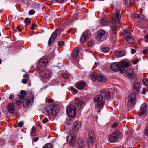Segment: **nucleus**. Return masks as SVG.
<instances>
[{
    "instance_id": "obj_12",
    "label": "nucleus",
    "mask_w": 148,
    "mask_h": 148,
    "mask_svg": "<svg viewBox=\"0 0 148 148\" xmlns=\"http://www.w3.org/2000/svg\"><path fill=\"white\" fill-rule=\"evenodd\" d=\"M147 106L146 103H143L141 106L140 109V114L145 115L147 112Z\"/></svg>"
},
{
    "instance_id": "obj_55",
    "label": "nucleus",
    "mask_w": 148,
    "mask_h": 148,
    "mask_svg": "<svg viewBox=\"0 0 148 148\" xmlns=\"http://www.w3.org/2000/svg\"><path fill=\"white\" fill-rule=\"evenodd\" d=\"M145 133L146 135L148 136V127H147L146 129Z\"/></svg>"
},
{
    "instance_id": "obj_59",
    "label": "nucleus",
    "mask_w": 148,
    "mask_h": 148,
    "mask_svg": "<svg viewBox=\"0 0 148 148\" xmlns=\"http://www.w3.org/2000/svg\"><path fill=\"white\" fill-rule=\"evenodd\" d=\"M53 100L51 99H50L48 100V102L49 103H51L53 102Z\"/></svg>"
},
{
    "instance_id": "obj_29",
    "label": "nucleus",
    "mask_w": 148,
    "mask_h": 148,
    "mask_svg": "<svg viewBox=\"0 0 148 148\" xmlns=\"http://www.w3.org/2000/svg\"><path fill=\"white\" fill-rule=\"evenodd\" d=\"M97 76L96 73H92L90 76V78L91 80L93 81H95L96 79H97Z\"/></svg>"
},
{
    "instance_id": "obj_61",
    "label": "nucleus",
    "mask_w": 148,
    "mask_h": 148,
    "mask_svg": "<svg viewBox=\"0 0 148 148\" xmlns=\"http://www.w3.org/2000/svg\"><path fill=\"white\" fill-rule=\"evenodd\" d=\"M145 18V16L143 15H142L140 16V19L142 20L143 19H144Z\"/></svg>"
},
{
    "instance_id": "obj_1",
    "label": "nucleus",
    "mask_w": 148,
    "mask_h": 148,
    "mask_svg": "<svg viewBox=\"0 0 148 148\" xmlns=\"http://www.w3.org/2000/svg\"><path fill=\"white\" fill-rule=\"evenodd\" d=\"M18 97L23 99L22 103L25 107H26L27 105L32 103L34 100V97L31 92H28L26 93L24 90L21 91L20 94L18 95Z\"/></svg>"
},
{
    "instance_id": "obj_22",
    "label": "nucleus",
    "mask_w": 148,
    "mask_h": 148,
    "mask_svg": "<svg viewBox=\"0 0 148 148\" xmlns=\"http://www.w3.org/2000/svg\"><path fill=\"white\" fill-rule=\"evenodd\" d=\"M79 49L78 47H76L72 51L71 55L73 57H76L78 55L79 52Z\"/></svg>"
},
{
    "instance_id": "obj_13",
    "label": "nucleus",
    "mask_w": 148,
    "mask_h": 148,
    "mask_svg": "<svg viewBox=\"0 0 148 148\" xmlns=\"http://www.w3.org/2000/svg\"><path fill=\"white\" fill-rule=\"evenodd\" d=\"M126 74L130 79H134L136 76L134 70L132 69H128L126 71Z\"/></svg>"
},
{
    "instance_id": "obj_4",
    "label": "nucleus",
    "mask_w": 148,
    "mask_h": 148,
    "mask_svg": "<svg viewBox=\"0 0 148 148\" xmlns=\"http://www.w3.org/2000/svg\"><path fill=\"white\" fill-rule=\"evenodd\" d=\"M96 39L99 41H103L107 38L108 34L104 30L102 29L99 30L97 32Z\"/></svg>"
},
{
    "instance_id": "obj_43",
    "label": "nucleus",
    "mask_w": 148,
    "mask_h": 148,
    "mask_svg": "<svg viewBox=\"0 0 148 148\" xmlns=\"http://www.w3.org/2000/svg\"><path fill=\"white\" fill-rule=\"evenodd\" d=\"M87 44L88 46L91 47L93 44V42L91 41H90L88 42Z\"/></svg>"
},
{
    "instance_id": "obj_23",
    "label": "nucleus",
    "mask_w": 148,
    "mask_h": 148,
    "mask_svg": "<svg viewBox=\"0 0 148 148\" xmlns=\"http://www.w3.org/2000/svg\"><path fill=\"white\" fill-rule=\"evenodd\" d=\"M97 80L100 82H103L106 81L105 77L101 75H98L97 77Z\"/></svg>"
},
{
    "instance_id": "obj_7",
    "label": "nucleus",
    "mask_w": 148,
    "mask_h": 148,
    "mask_svg": "<svg viewBox=\"0 0 148 148\" xmlns=\"http://www.w3.org/2000/svg\"><path fill=\"white\" fill-rule=\"evenodd\" d=\"M60 33V29H56L55 31L51 34L48 42V45L49 46L51 45L56 39L57 35L58 34H59Z\"/></svg>"
},
{
    "instance_id": "obj_31",
    "label": "nucleus",
    "mask_w": 148,
    "mask_h": 148,
    "mask_svg": "<svg viewBox=\"0 0 148 148\" xmlns=\"http://www.w3.org/2000/svg\"><path fill=\"white\" fill-rule=\"evenodd\" d=\"M101 22L103 25H105L110 23V22L108 20L107 21L106 20V18H103Z\"/></svg>"
},
{
    "instance_id": "obj_46",
    "label": "nucleus",
    "mask_w": 148,
    "mask_h": 148,
    "mask_svg": "<svg viewBox=\"0 0 148 148\" xmlns=\"http://www.w3.org/2000/svg\"><path fill=\"white\" fill-rule=\"evenodd\" d=\"M64 44V42L62 41H60L58 42V45L59 46H62Z\"/></svg>"
},
{
    "instance_id": "obj_37",
    "label": "nucleus",
    "mask_w": 148,
    "mask_h": 148,
    "mask_svg": "<svg viewBox=\"0 0 148 148\" xmlns=\"http://www.w3.org/2000/svg\"><path fill=\"white\" fill-rule=\"evenodd\" d=\"M142 51L143 52L144 54H147L148 53V47H147L146 49L143 50Z\"/></svg>"
},
{
    "instance_id": "obj_41",
    "label": "nucleus",
    "mask_w": 148,
    "mask_h": 148,
    "mask_svg": "<svg viewBox=\"0 0 148 148\" xmlns=\"http://www.w3.org/2000/svg\"><path fill=\"white\" fill-rule=\"evenodd\" d=\"M145 41L146 42H148V34H146L145 35Z\"/></svg>"
},
{
    "instance_id": "obj_20",
    "label": "nucleus",
    "mask_w": 148,
    "mask_h": 148,
    "mask_svg": "<svg viewBox=\"0 0 148 148\" xmlns=\"http://www.w3.org/2000/svg\"><path fill=\"white\" fill-rule=\"evenodd\" d=\"M85 83L84 82H79L77 83L76 84V87L79 90H81L85 85Z\"/></svg>"
},
{
    "instance_id": "obj_45",
    "label": "nucleus",
    "mask_w": 148,
    "mask_h": 148,
    "mask_svg": "<svg viewBox=\"0 0 148 148\" xmlns=\"http://www.w3.org/2000/svg\"><path fill=\"white\" fill-rule=\"evenodd\" d=\"M110 95V93L109 92H106L105 94V96L106 97L108 98Z\"/></svg>"
},
{
    "instance_id": "obj_62",
    "label": "nucleus",
    "mask_w": 148,
    "mask_h": 148,
    "mask_svg": "<svg viewBox=\"0 0 148 148\" xmlns=\"http://www.w3.org/2000/svg\"><path fill=\"white\" fill-rule=\"evenodd\" d=\"M140 16H140L139 14H138L137 15V18H140Z\"/></svg>"
},
{
    "instance_id": "obj_10",
    "label": "nucleus",
    "mask_w": 148,
    "mask_h": 148,
    "mask_svg": "<svg viewBox=\"0 0 148 148\" xmlns=\"http://www.w3.org/2000/svg\"><path fill=\"white\" fill-rule=\"evenodd\" d=\"M141 87L140 83L138 82H135L133 83V91L135 93H139Z\"/></svg>"
},
{
    "instance_id": "obj_17",
    "label": "nucleus",
    "mask_w": 148,
    "mask_h": 148,
    "mask_svg": "<svg viewBox=\"0 0 148 148\" xmlns=\"http://www.w3.org/2000/svg\"><path fill=\"white\" fill-rule=\"evenodd\" d=\"M48 62V60L47 59L42 58L40 60L39 64L40 66L44 67L47 64Z\"/></svg>"
},
{
    "instance_id": "obj_16",
    "label": "nucleus",
    "mask_w": 148,
    "mask_h": 148,
    "mask_svg": "<svg viewBox=\"0 0 148 148\" xmlns=\"http://www.w3.org/2000/svg\"><path fill=\"white\" fill-rule=\"evenodd\" d=\"M88 34L87 32L85 31L84 32L81 37V42L83 43L86 42L87 40V38L88 37Z\"/></svg>"
},
{
    "instance_id": "obj_15",
    "label": "nucleus",
    "mask_w": 148,
    "mask_h": 148,
    "mask_svg": "<svg viewBox=\"0 0 148 148\" xmlns=\"http://www.w3.org/2000/svg\"><path fill=\"white\" fill-rule=\"evenodd\" d=\"M56 106H58L57 104H52V106L53 108H51L49 110H48L47 111V113L49 114H51L53 116L56 115V112L54 107Z\"/></svg>"
},
{
    "instance_id": "obj_51",
    "label": "nucleus",
    "mask_w": 148,
    "mask_h": 148,
    "mask_svg": "<svg viewBox=\"0 0 148 148\" xmlns=\"http://www.w3.org/2000/svg\"><path fill=\"white\" fill-rule=\"evenodd\" d=\"M139 60L138 59H135L133 62V64H136L138 62Z\"/></svg>"
},
{
    "instance_id": "obj_11",
    "label": "nucleus",
    "mask_w": 148,
    "mask_h": 148,
    "mask_svg": "<svg viewBox=\"0 0 148 148\" xmlns=\"http://www.w3.org/2000/svg\"><path fill=\"white\" fill-rule=\"evenodd\" d=\"M124 37L127 41L129 43H132L134 41V39L131 36L130 33L128 31H126L125 32Z\"/></svg>"
},
{
    "instance_id": "obj_49",
    "label": "nucleus",
    "mask_w": 148,
    "mask_h": 148,
    "mask_svg": "<svg viewBox=\"0 0 148 148\" xmlns=\"http://www.w3.org/2000/svg\"><path fill=\"white\" fill-rule=\"evenodd\" d=\"M4 141L2 138H0V145H2L3 144Z\"/></svg>"
},
{
    "instance_id": "obj_30",
    "label": "nucleus",
    "mask_w": 148,
    "mask_h": 148,
    "mask_svg": "<svg viewBox=\"0 0 148 148\" xmlns=\"http://www.w3.org/2000/svg\"><path fill=\"white\" fill-rule=\"evenodd\" d=\"M36 129L34 127H33L32 128L31 132V136H35L36 135Z\"/></svg>"
},
{
    "instance_id": "obj_2",
    "label": "nucleus",
    "mask_w": 148,
    "mask_h": 148,
    "mask_svg": "<svg viewBox=\"0 0 148 148\" xmlns=\"http://www.w3.org/2000/svg\"><path fill=\"white\" fill-rule=\"evenodd\" d=\"M136 95L133 93L130 95L128 97L127 106L130 108H132L136 103Z\"/></svg>"
},
{
    "instance_id": "obj_42",
    "label": "nucleus",
    "mask_w": 148,
    "mask_h": 148,
    "mask_svg": "<svg viewBox=\"0 0 148 148\" xmlns=\"http://www.w3.org/2000/svg\"><path fill=\"white\" fill-rule=\"evenodd\" d=\"M118 123L116 122H114L113 124V125L112 126V128H115L117 126Z\"/></svg>"
},
{
    "instance_id": "obj_26",
    "label": "nucleus",
    "mask_w": 148,
    "mask_h": 148,
    "mask_svg": "<svg viewBox=\"0 0 148 148\" xmlns=\"http://www.w3.org/2000/svg\"><path fill=\"white\" fill-rule=\"evenodd\" d=\"M115 55L118 57H122L125 55V53L124 51H117L115 52Z\"/></svg>"
},
{
    "instance_id": "obj_44",
    "label": "nucleus",
    "mask_w": 148,
    "mask_h": 148,
    "mask_svg": "<svg viewBox=\"0 0 148 148\" xmlns=\"http://www.w3.org/2000/svg\"><path fill=\"white\" fill-rule=\"evenodd\" d=\"M48 121V119L47 118H45L42 121V122L43 123L45 124Z\"/></svg>"
},
{
    "instance_id": "obj_36",
    "label": "nucleus",
    "mask_w": 148,
    "mask_h": 148,
    "mask_svg": "<svg viewBox=\"0 0 148 148\" xmlns=\"http://www.w3.org/2000/svg\"><path fill=\"white\" fill-rule=\"evenodd\" d=\"M143 82L145 86H148V80L147 79H143Z\"/></svg>"
},
{
    "instance_id": "obj_57",
    "label": "nucleus",
    "mask_w": 148,
    "mask_h": 148,
    "mask_svg": "<svg viewBox=\"0 0 148 148\" xmlns=\"http://www.w3.org/2000/svg\"><path fill=\"white\" fill-rule=\"evenodd\" d=\"M29 77L28 74H25L23 75V77L25 78H27Z\"/></svg>"
},
{
    "instance_id": "obj_47",
    "label": "nucleus",
    "mask_w": 148,
    "mask_h": 148,
    "mask_svg": "<svg viewBox=\"0 0 148 148\" xmlns=\"http://www.w3.org/2000/svg\"><path fill=\"white\" fill-rule=\"evenodd\" d=\"M22 82L23 84H26L27 83L28 80L25 79H23L22 80Z\"/></svg>"
},
{
    "instance_id": "obj_14",
    "label": "nucleus",
    "mask_w": 148,
    "mask_h": 148,
    "mask_svg": "<svg viewBox=\"0 0 148 148\" xmlns=\"http://www.w3.org/2000/svg\"><path fill=\"white\" fill-rule=\"evenodd\" d=\"M118 138L117 134L115 132L112 134L110 136V140L112 142H114L117 140Z\"/></svg>"
},
{
    "instance_id": "obj_56",
    "label": "nucleus",
    "mask_w": 148,
    "mask_h": 148,
    "mask_svg": "<svg viewBox=\"0 0 148 148\" xmlns=\"http://www.w3.org/2000/svg\"><path fill=\"white\" fill-rule=\"evenodd\" d=\"M57 2L58 3H62L63 2L64 0H56Z\"/></svg>"
},
{
    "instance_id": "obj_50",
    "label": "nucleus",
    "mask_w": 148,
    "mask_h": 148,
    "mask_svg": "<svg viewBox=\"0 0 148 148\" xmlns=\"http://www.w3.org/2000/svg\"><path fill=\"white\" fill-rule=\"evenodd\" d=\"M72 90L75 93H77L78 92V90L75 88H72Z\"/></svg>"
},
{
    "instance_id": "obj_28",
    "label": "nucleus",
    "mask_w": 148,
    "mask_h": 148,
    "mask_svg": "<svg viewBox=\"0 0 148 148\" xmlns=\"http://www.w3.org/2000/svg\"><path fill=\"white\" fill-rule=\"evenodd\" d=\"M75 103L79 107H80L82 104H83L84 103L82 100L79 99H77L76 100Z\"/></svg>"
},
{
    "instance_id": "obj_6",
    "label": "nucleus",
    "mask_w": 148,
    "mask_h": 148,
    "mask_svg": "<svg viewBox=\"0 0 148 148\" xmlns=\"http://www.w3.org/2000/svg\"><path fill=\"white\" fill-rule=\"evenodd\" d=\"M67 114L70 117L74 118L76 116V109L75 106L73 105H69L67 108Z\"/></svg>"
},
{
    "instance_id": "obj_40",
    "label": "nucleus",
    "mask_w": 148,
    "mask_h": 148,
    "mask_svg": "<svg viewBox=\"0 0 148 148\" xmlns=\"http://www.w3.org/2000/svg\"><path fill=\"white\" fill-rule=\"evenodd\" d=\"M35 13V11L34 10H29V14L31 15H32L34 14Z\"/></svg>"
},
{
    "instance_id": "obj_34",
    "label": "nucleus",
    "mask_w": 148,
    "mask_h": 148,
    "mask_svg": "<svg viewBox=\"0 0 148 148\" xmlns=\"http://www.w3.org/2000/svg\"><path fill=\"white\" fill-rule=\"evenodd\" d=\"M104 53H107L109 51V48L107 47H103L102 49Z\"/></svg>"
},
{
    "instance_id": "obj_19",
    "label": "nucleus",
    "mask_w": 148,
    "mask_h": 148,
    "mask_svg": "<svg viewBox=\"0 0 148 148\" xmlns=\"http://www.w3.org/2000/svg\"><path fill=\"white\" fill-rule=\"evenodd\" d=\"M7 109L10 113H14L15 111L14 104L11 103H9L7 106Z\"/></svg>"
},
{
    "instance_id": "obj_9",
    "label": "nucleus",
    "mask_w": 148,
    "mask_h": 148,
    "mask_svg": "<svg viewBox=\"0 0 148 148\" xmlns=\"http://www.w3.org/2000/svg\"><path fill=\"white\" fill-rule=\"evenodd\" d=\"M40 75L43 79H46L51 77V74L48 69H45L41 71Z\"/></svg>"
},
{
    "instance_id": "obj_8",
    "label": "nucleus",
    "mask_w": 148,
    "mask_h": 148,
    "mask_svg": "<svg viewBox=\"0 0 148 148\" xmlns=\"http://www.w3.org/2000/svg\"><path fill=\"white\" fill-rule=\"evenodd\" d=\"M67 141L69 143V145L71 146H74L76 143L75 135L73 133L69 135L67 138Z\"/></svg>"
},
{
    "instance_id": "obj_33",
    "label": "nucleus",
    "mask_w": 148,
    "mask_h": 148,
    "mask_svg": "<svg viewBox=\"0 0 148 148\" xmlns=\"http://www.w3.org/2000/svg\"><path fill=\"white\" fill-rule=\"evenodd\" d=\"M42 148H53L52 145L50 143L45 144Z\"/></svg>"
},
{
    "instance_id": "obj_52",
    "label": "nucleus",
    "mask_w": 148,
    "mask_h": 148,
    "mask_svg": "<svg viewBox=\"0 0 148 148\" xmlns=\"http://www.w3.org/2000/svg\"><path fill=\"white\" fill-rule=\"evenodd\" d=\"M17 29L18 30L19 32H21L22 31V29H21L20 27L19 26H17Z\"/></svg>"
},
{
    "instance_id": "obj_38",
    "label": "nucleus",
    "mask_w": 148,
    "mask_h": 148,
    "mask_svg": "<svg viewBox=\"0 0 148 148\" xmlns=\"http://www.w3.org/2000/svg\"><path fill=\"white\" fill-rule=\"evenodd\" d=\"M62 76L64 79H68V75L65 73H63L62 74Z\"/></svg>"
},
{
    "instance_id": "obj_64",
    "label": "nucleus",
    "mask_w": 148,
    "mask_h": 148,
    "mask_svg": "<svg viewBox=\"0 0 148 148\" xmlns=\"http://www.w3.org/2000/svg\"><path fill=\"white\" fill-rule=\"evenodd\" d=\"M36 26V24L34 23H32V27H34Z\"/></svg>"
},
{
    "instance_id": "obj_53",
    "label": "nucleus",
    "mask_w": 148,
    "mask_h": 148,
    "mask_svg": "<svg viewBox=\"0 0 148 148\" xmlns=\"http://www.w3.org/2000/svg\"><path fill=\"white\" fill-rule=\"evenodd\" d=\"M131 52L132 54H134L136 52V50L134 49H132L131 50Z\"/></svg>"
},
{
    "instance_id": "obj_58",
    "label": "nucleus",
    "mask_w": 148,
    "mask_h": 148,
    "mask_svg": "<svg viewBox=\"0 0 148 148\" xmlns=\"http://www.w3.org/2000/svg\"><path fill=\"white\" fill-rule=\"evenodd\" d=\"M38 140V137H35L33 139V141L34 142H36Z\"/></svg>"
},
{
    "instance_id": "obj_21",
    "label": "nucleus",
    "mask_w": 148,
    "mask_h": 148,
    "mask_svg": "<svg viewBox=\"0 0 148 148\" xmlns=\"http://www.w3.org/2000/svg\"><path fill=\"white\" fill-rule=\"evenodd\" d=\"M125 3L127 7H130L134 5V0H125Z\"/></svg>"
},
{
    "instance_id": "obj_63",
    "label": "nucleus",
    "mask_w": 148,
    "mask_h": 148,
    "mask_svg": "<svg viewBox=\"0 0 148 148\" xmlns=\"http://www.w3.org/2000/svg\"><path fill=\"white\" fill-rule=\"evenodd\" d=\"M21 102L20 101H17L16 103H17V104L18 105L20 104H21Z\"/></svg>"
},
{
    "instance_id": "obj_3",
    "label": "nucleus",
    "mask_w": 148,
    "mask_h": 148,
    "mask_svg": "<svg viewBox=\"0 0 148 148\" xmlns=\"http://www.w3.org/2000/svg\"><path fill=\"white\" fill-rule=\"evenodd\" d=\"M94 100L97 102L96 104L97 107L98 108H101L103 107L105 101L103 100V97L101 95H97L94 97Z\"/></svg>"
},
{
    "instance_id": "obj_39",
    "label": "nucleus",
    "mask_w": 148,
    "mask_h": 148,
    "mask_svg": "<svg viewBox=\"0 0 148 148\" xmlns=\"http://www.w3.org/2000/svg\"><path fill=\"white\" fill-rule=\"evenodd\" d=\"M50 54L51 57L52 58H53L55 56V51L53 50L51 52V53H50Z\"/></svg>"
},
{
    "instance_id": "obj_60",
    "label": "nucleus",
    "mask_w": 148,
    "mask_h": 148,
    "mask_svg": "<svg viewBox=\"0 0 148 148\" xmlns=\"http://www.w3.org/2000/svg\"><path fill=\"white\" fill-rule=\"evenodd\" d=\"M14 97V96L12 95H11L9 96V98L11 99H12Z\"/></svg>"
},
{
    "instance_id": "obj_35",
    "label": "nucleus",
    "mask_w": 148,
    "mask_h": 148,
    "mask_svg": "<svg viewBox=\"0 0 148 148\" xmlns=\"http://www.w3.org/2000/svg\"><path fill=\"white\" fill-rule=\"evenodd\" d=\"M112 30L111 32V34H116V28L115 27H112Z\"/></svg>"
},
{
    "instance_id": "obj_24",
    "label": "nucleus",
    "mask_w": 148,
    "mask_h": 148,
    "mask_svg": "<svg viewBox=\"0 0 148 148\" xmlns=\"http://www.w3.org/2000/svg\"><path fill=\"white\" fill-rule=\"evenodd\" d=\"M120 65L121 67L127 68L130 66V64L129 62H125L124 61H122L120 62Z\"/></svg>"
},
{
    "instance_id": "obj_25",
    "label": "nucleus",
    "mask_w": 148,
    "mask_h": 148,
    "mask_svg": "<svg viewBox=\"0 0 148 148\" xmlns=\"http://www.w3.org/2000/svg\"><path fill=\"white\" fill-rule=\"evenodd\" d=\"M81 127V123L79 121H75L73 124V127L75 129H79Z\"/></svg>"
},
{
    "instance_id": "obj_32",
    "label": "nucleus",
    "mask_w": 148,
    "mask_h": 148,
    "mask_svg": "<svg viewBox=\"0 0 148 148\" xmlns=\"http://www.w3.org/2000/svg\"><path fill=\"white\" fill-rule=\"evenodd\" d=\"M24 22L26 24H30L31 22V20L29 18H26Z\"/></svg>"
},
{
    "instance_id": "obj_54",
    "label": "nucleus",
    "mask_w": 148,
    "mask_h": 148,
    "mask_svg": "<svg viewBox=\"0 0 148 148\" xmlns=\"http://www.w3.org/2000/svg\"><path fill=\"white\" fill-rule=\"evenodd\" d=\"M146 89L145 88H143V92H142V93L143 94L145 95L146 94Z\"/></svg>"
},
{
    "instance_id": "obj_18",
    "label": "nucleus",
    "mask_w": 148,
    "mask_h": 148,
    "mask_svg": "<svg viewBox=\"0 0 148 148\" xmlns=\"http://www.w3.org/2000/svg\"><path fill=\"white\" fill-rule=\"evenodd\" d=\"M119 11L116 10L115 11L116 16L114 20V22L116 24L119 23L121 16L120 15Z\"/></svg>"
},
{
    "instance_id": "obj_48",
    "label": "nucleus",
    "mask_w": 148,
    "mask_h": 148,
    "mask_svg": "<svg viewBox=\"0 0 148 148\" xmlns=\"http://www.w3.org/2000/svg\"><path fill=\"white\" fill-rule=\"evenodd\" d=\"M23 125V122L22 121L20 122L18 124V126L21 127Z\"/></svg>"
},
{
    "instance_id": "obj_5",
    "label": "nucleus",
    "mask_w": 148,
    "mask_h": 148,
    "mask_svg": "<svg viewBox=\"0 0 148 148\" xmlns=\"http://www.w3.org/2000/svg\"><path fill=\"white\" fill-rule=\"evenodd\" d=\"M110 68L113 71L116 72L120 71L122 73L125 72V69L124 67H121L120 64L118 62H115L111 64Z\"/></svg>"
},
{
    "instance_id": "obj_27",
    "label": "nucleus",
    "mask_w": 148,
    "mask_h": 148,
    "mask_svg": "<svg viewBox=\"0 0 148 148\" xmlns=\"http://www.w3.org/2000/svg\"><path fill=\"white\" fill-rule=\"evenodd\" d=\"M78 146L80 148H82L84 146L83 141L81 138H78L77 140Z\"/></svg>"
}]
</instances>
